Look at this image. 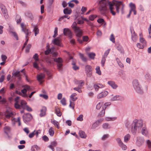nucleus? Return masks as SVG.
<instances>
[{"label": "nucleus", "instance_id": "6ab92c4d", "mask_svg": "<svg viewBox=\"0 0 151 151\" xmlns=\"http://www.w3.org/2000/svg\"><path fill=\"white\" fill-rule=\"evenodd\" d=\"M72 10L71 9H68L67 8L63 10V13L65 15L70 14Z\"/></svg>", "mask_w": 151, "mask_h": 151}, {"label": "nucleus", "instance_id": "473e14b6", "mask_svg": "<svg viewBox=\"0 0 151 151\" xmlns=\"http://www.w3.org/2000/svg\"><path fill=\"white\" fill-rule=\"evenodd\" d=\"M33 31L35 32V36H36L39 33V29L37 27L33 28Z\"/></svg>", "mask_w": 151, "mask_h": 151}, {"label": "nucleus", "instance_id": "49530a36", "mask_svg": "<svg viewBox=\"0 0 151 151\" xmlns=\"http://www.w3.org/2000/svg\"><path fill=\"white\" fill-rule=\"evenodd\" d=\"M111 103L110 102L106 103L104 104V106H103L102 107V109H106V107L111 105Z\"/></svg>", "mask_w": 151, "mask_h": 151}, {"label": "nucleus", "instance_id": "4be33fe9", "mask_svg": "<svg viewBox=\"0 0 151 151\" xmlns=\"http://www.w3.org/2000/svg\"><path fill=\"white\" fill-rule=\"evenodd\" d=\"M79 55L83 61L84 62H86L87 61V59L84 56L83 54L80 53Z\"/></svg>", "mask_w": 151, "mask_h": 151}, {"label": "nucleus", "instance_id": "8fccbe9b", "mask_svg": "<svg viewBox=\"0 0 151 151\" xmlns=\"http://www.w3.org/2000/svg\"><path fill=\"white\" fill-rule=\"evenodd\" d=\"M35 130L32 132L30 133L29 135V137L30 138H32L35 135Z\"/></svg>", "mask_w": 151, "mask_h": 151}, {"label": "nucleus", "instance_id": "58836bf2", "mask_svg": "<svg viewBox=\"0 0 151 151\" xmlns=\"http://www.w3.org/2000/svg\"><path fill=\"white\" fill-rule=\"evenodd\" d=\"M58 28L57 27H55L54 31V34L53 36V37L54 38H55L58 35Z\"/></svg>", "mask_w": 151, "mask_h": 151}, {"label": "nucleus", "instance_id": "37998d69", "mask_svg": "<svg viewBox=\"0 0 151 151\" xmlns=\"http://www.w3.org/2000/svg\"><path fill=\"white\" fill-rule=\"evenodd\" d=\"M106 61V58L102 57L101 60V66L103 67L104 66V63Z\"/></svg>", "mask_w": 151, "mask_h": 151}, {"label": "nucleus", "instance_id": "603ef678", "mask_svg": "<svg viewBox=\"0 0 151 151\" xmlns=\"http://www.w3.org/2000/svg\"><path fill=\"white\" fill-rule=\"evenodd\" d=\"M83 116L82 115H80L77 118V120L78 121H82L83 120Z\"/></svg>", "mask_w": 151, "mask_h": 151}, {"label": "nucleus", "instance_id": "a19ab883", "mask_svg": "<svg viewBox=\"0 0 151 151\" xmlns=\"http://www.w3.org/2000/svg\"><path fill=\"white\" fill-rule=\"evenodd\" d=\"M99 123V122H96L95 123H94L92 125V129H95L96 127H97L98 125V124Z\"/></svg>", "mask_w": 151, "mask_h": 151}, {"label": "nucleus", "instance_id": "c9c22d12", "mask_svg": "<svg viewBox=\"0 0 151 151\" xmlns=\"http://www.w3.org/2000/svg\"><path fill=\"white\" fill-rule=\"evenodd\" d=\"M97 17L96 15H90L89 17V19L90 20L93 21L94 20V19Z\"/></svg>", "mask_w": 151, "mask_h": 151}, {"label": "nucleus", "instance_id": "774afa93", "mask_svg": "<svg viewBox=\"0 0 151 151\" xmlns=\"http://www.w3.org/2000/svg\"><path fill=\"white\" fill-rule=\"evenodd\" d=\"M88 39V37L87 36H83V41L87 42Z\"/></svg>", "mask_w": 151, "mask_h": 151}, {"label": "nucleus", "instance_id": "bb28decb", "mask_svg": "<svg viewBox=\"0 0 151 151\" xmlns=\"http://www.w3.org/2000/svg\"><path fill=\"white\" fill-rule=\"evenodd\" d=\"M105 109H103L102 111H101L99 113L98 115V116L99 117H101L104 116L105 114Z\"/></svg>", "mask_w": 151, "mask_h": 151}, {"label": "nucleus", "instance_id": "a878e982", "mask_svg": "<svg viewBox=\"0 0 151 151\" xmlns=\"http://www.w3.org/2000/svg\"><path fill=\"white\" fill-rule=\"evenodd\" d=\"M55 112L57 115L58 116H60L62 115L60 111V110L57 107H55Z\"/></svg>", "mask_w": 151, "mask_h": 151}, {"label": "nucleus", "instance_id": "680f3d73", "mask_svg": "<svg viewBox=\"0 0 151 151\" xmlns=\"http://www.w3.org/2000/svg\"><path fill=\"white\" fill-rule=\"evenodd\" d=\"M99 23H102L103 22H104V20L102 18H99L97 20V21Z\"/></svg>", "mask_w": 151, "mask_h": 151}, {"label": "nucleus", "instance_id": "1a4fd4ad", "mask_svg": "<svg viewBox=\"0 0 151 151\" xmlns=\"http://www.w3.org/2000/svg\"><path fill=\"white\" fill-rule=\"evenodd\" d=\"M52 43L54 45L59 47H62L63 45L61 44V39L59 37L55 38L52 41Z\"/></svg>", "mask_w": 151, "mask_h": 151}, {"label": "nucleus", "instance_id": "393cba45", "mask_svg": "<svg viewBox=\"0 0 151 151\" xmlns=\"http://www.w3.org/2000/svg\"><path fill=\"white\" fill-rule=\"evenodd\" d=\"M45 74L41 73L37 77V79L38 81L41 80L45 78Z\"/></svg>", "mask_w": 151, "mask_h": 151}, {"label": "nucleus", "instance_id": "5701e85b", "mask_svg": "<svg viewBox=\"0 0 151 151\" xmlns=\"http://www.w3.org/2000/svg\"><path fill=\"white\" fill-rule=\"evenodd\" d=\"M137 38V35L135 33L134 31L133 33L132 34V39L134 42H136Z\"/></svg>", "mask_w": 151, "mask_h": 151}, {"label": "nucleus", "instance_id": "c03bdc74", "mask_svg": "<svg viewBox=\"0 0 151 151\" xmlns=\"http://www.w3.org/2000/svg\"><path fill=\"white\" fill-rule=\"evenodd\" d=\"M14 106L17 109H19L21 107V106L19 104V102L15 103L14 104Z\"/></svg>", "mask_w": 151, "mask_h": 151}, {"label": "nucleus", "instance_id": "9b49d317", "mask_svg": "<svg viewBox=\"0 0 151 151\" xmlns=\"http://www.w3.org/2000/svg\"><path fill=\"white\" fill-rule=\"evenodd\" d=\"M21 27L22 28V31L24 32L26 34L25 37L26 38H27L28 36L29 35V32L28 30L26 28H24V24L23 23H22L21 24Z\"/></svg>", "mask_w": 151, "mask_h": 151}, {"label": "nucleus", "instance_id": "3c124183", "mask_svg": "<svg viewBox=\"0 0 151 151\" xmlns=\"http://www.w3.org/2000/svg\"><path fill=\"white\" fill-rule=\"evenodd\" d=\"M140 42L143 44H146V42L145 41V39L143 37H140L139 39Z\"/></svg>", "mask_w": 151, "mask_h": 151}, {"label": "nucleus", "instance_id": "c85d7f7f", "mask_svg": "<svg viewBox=\"0 0 151 151\" xmlns=\"http://www.w3.org/2000/svg\"><path fill=\"white\" fill-rule=\"evenodd\" d=\"M115 1L117 2V3L115 4L116 8L120 9V6L122 2L121 1Z\"/></svg>", "mask_w": 151, "mask_h": 151}, {"label": "nucleus", "instance_id": "dca6fc26", "mask_svg": "<svg viewBox=\"0 0 151 151\" xmlns=\"http://www.w3.org/2000/svg\"><path fill=\"white\" fill-rule=\"evenodd\" d=\"M109 85L113 89H116L117 87V86L115 82L112 81H109L108 82Z\"/></svg>", "mask_w": 151, "mask_h": 151}, {"label": "nucleus", "instance_id": "6e6552de", "mask_svg": "<svg viewBox=\"0 0 151 151\" xmlns=\"http://www.w3.org/2000/svg\"><path fill=\"white\" fill-rule=\"evenodd\" d=\"M85 71L87 77H90L91 76L92 69L91 65H86L85 68Z\"/></svg>", "mask_w": 151, "mask_h": 151}, {"label": "nucleus", "instance_id": "ddd939ff", "mask_svg": "<svg viewBox=\"0 0 151 151\" xmlns=\"http://www.w3.org/2000/svg\"><path fill=\"white\" fill-rule=\"evenodd\" d=\"M108 92L106 91H104L99 93L97 96L98 99H100L106 96L108 94Z\"/></svg>", "mask_w": 151, "mask_h": 151}, {"label": "nucleus", "instance_id": "9d476101", "mask_svg": "<svg viewBox=\"0 0 151 151\" xmlns=\"http://www.w3.org/2000/svg\"><path fill=\"white\" fill-rule=\"evenodd\" d=\"M63 32L65 35L68 36L70 39H71L72 38V33L68 28H64L63 29Z\"/></svg>", "mask_w": 151, "mask_h": 151}, {"label": "nucleus", "instance_id": "2eb2a0df", "mask_svg": "<svg viewBox=\"0 0 151 151\" xmlns=\"http://www.w3.org/2000/svg\"><path fill=\"white\" fill-rule=\"evenodd\" d=\"M12 77H17L19 79L21 78V76L19 73V72L18 70L14 72L13 71L12 73Z\"/></svg>", "mask_w": 151, "mask_h": 151}, {"label": "nucleus", "instance_id": "6e6d98bb", "mask_svg": "<svg viewBox=\"0 0 151 151\" xmlns=\"http://www.w3.org/2000/svg\"><path fill=\"white\" fill-rule=\"evenodd\" d=\"M16 18H18L19 19H16L17 20V23H19L21 21V19L20 16L19 15H17L16 17Z\"/></svg>", "mask_w": 151, "mask_h": 151}, {"label": "nucleus", "instance_id": "864d4df0", "mask_svg": "<svg viewBox=\"0 0 151 151\" xmlns=\"http://www.w3.org/2000/svg\"><path fill=\"white\" fill-rule=\"evenodd\" d=\"M102 104L100 102L96 106V109L98 110H99L101 108V106H102Z\"/></svg>", "mask_w": 151, "mask_h": 151}, {"label": "nucleus", "instance_id": "412c9836", "mask_svg": "<svg viewBox=\"0 0 151 151\" xmlns=\"http://www.w3.org/2000/svg\"><path fill=\"white\" fill-rule=\"evenodd\" d=\"M27 103L25 101L23 100H22L20 102V106L23 109H25L26 108Z\"/></svg>", "mask_w": 151, "mask_h": 151}, {"label": "nucleus", "instance_id": "f257e3e1", "mask_svg": "<svg viewBox=\"0 0 151 151\" xmlns=\"http://www.w3.org/2000/svg\"><path fill=\"white\" fill-rule=\"evenodd\" d=\"M99 4H100L99 9L101 14L104 15H106L108 11L107 6H109L110 13L113 16L115 15L116 13L113 10L114 9L113 6L115 4L114 2L110 1L108 0H100Z\"/></svg>", "mask_w": 151, "mask_h": 151}, {"label": "nucleus", "instance_id": "39448f33", "mask_svg": "<svg viewBox=\"0 0 151 151\" xmlns=\"http://www.w3.org/2000/svg\"><path fill=\"white\" fill-rule=\"evenodd\" d=\"M53 60L54 62L57 63V68L59 71L61 72L62 71L63 66L62 63L63 61L62 58H54Z\"/></svg>", "mask_w": 151, "mask_h": 151}, {"label": "nucleus", "instance_id": "0eeeda50", "mask_svg": "<svg viewBox=\"0 0 151 151\" xmlns=\"http://www.w3.org/2000/svg\"><path fill=\"white\" fill-rule=\"evenodd\" d=\"M32 115L30 113H27L24 115L23 116V119L24 122L26 123L29 122L32 119Z\"/></svg>", "mask_w": 151, "mask_h": 151}, {"label": "nucleus", "instance_id": "338daca9", "mask_svg": "<svg viewBox=\"0 0 151 151\" xmlns=\"http://www.w3.org/2000/svg\"><path fill=\"white\" fill-rule=\"evenodd\" d=\"M12 33L16 40H18L19 38L17 34L15 32H12Z\"/></svg>", "mask_w": 151, "mask_h": 151}, {"label": "nucleus", "instance_id": "72a5a7b5", "mask_svg": "<svg viewBox=\"0 0 151 151\" xmlns=\"http://www.w3.org/2000/svg\"><path fill=\"white\" fill-rule=\"evenodd\" d=\"M96 73L98 75H101V71L100 70V67L99 66H97L96 68Z\"/></svg>", "mask_w": 151, "mask_h": 151}, {"label": "nucleus", "instance_id": "5fc2aeb1", "mask_svg": "<svg viewBox=\"0 0 151 151\" xmlns=\"http://www.w3.org/2000/svg\"><path fill=\"white\" fill-rule=\"evenodd\" d=\"M119 96V95H116L114 96V97L111 98V101L118 100V98Z\"/></svg>", "mask_w": 151, "mask_h": 151}, {"label": "nucleus", "instance_id": "4468645a", "mask_svg": "<svg viewBox=\"0 0 151 151\" xmlns=\"http://www.w3.org/2000/svg\"><path fill=\"white\" fill-rule=\"evenodd\" d=\"M46 110L47 108L45 106H43L42 107V109L40 110L41 113L40 114L41 117L45 115Z\"/></svg>", "mask_w": 151, "mask_h": 151}, {"label": "nucleus", "instance_id": "052dcab7", "mask_svg": "<svg viewBox=\"0 0 151 151\" xmlns=\"http://www.w3.org/2000/svg\"><path fill=\"white\" fill-rule=\"evenodd\" d=\"M42 139L45 142L48 141L49 140V138L46 135H44L42 136Z\"/></svg>", "mask_w": 151, "mask_h": 151}, {"label": "nucleus", "instance_id": "13d9d810", "mask_svg": "<svg viewBox=\"0 0 151 151\" xmlns=\"http://www.w3.org/2000/svg\"><path fill=\"white\" fill-rule=\"evenodd\" d=\"M70 104L69 105V107L72 108V109H74V102L72 103L71 101L70 100Z\"/></svg>", "mask_w": 151, "mask_h": 151}, {"label": "nucleus", "instance_id": "f3484780", "mask_svg": "<svg viewBox=\"0 0 151 151\" xmlns=\"http://www.w3.org/2000/svg\"><path fill=\"white\" fill-rule=\"evenodd\" d=\"M116 49L120 52L123 54H124V50L123 47L120 45H119L116 47Z\"/></svg>", "mask_w": 151, "mask_h": 151}, {"label": "nucleus", "instance_id": "7c9ffc66", "mask_svg": "<svg viewBox=\"0 0 151 151\" xmlns=\"http://www.w3.org/2000/svg\"><path fill=\"white\" fill-rule=\"evenodd\" d=\"M51 123H52L55 126H56L58 128H59V123L58 122L54 120L53 121H51Z\"/></svg>", "mask_w": 151, "mask_h": 151}, {"label": "nucleus", "instance_id": "a18cd8bd", "mask_svg": "<svg viewBox=\"0 0 151 151\" xmlns=\"http://www.w3.org/2000/svg\"><path fill=\"white\" fill-rule=\"evenodd\" d=\"M145 78L147 81L149 80L150 79V74L148 73H147L145 76Z\"/></svg>", "mask_w": 151, "mask_h": 151}, {"label": "nucleus", "instance_id": "a211bd4d", "mask_svg": "<svg viewBox=\"0 0 151 151\" xmlns=\"http://www.w3.org/2000/svg\"><path fill=\"white\" fill-rule=\"evenodd\" d=\"M79 134L81 138H85L86 137V135L85 133L82 131H80L79 132Z\"/></svg>", "mask_w": 151, "mask_h": 151}, {"label": "nucleus", "instance_id": "4c0bfd02", "mask_svg": "<svg viewBox=\"0 0 151 151\" xmlns=\"http://www.w3.org/2000/svg\"><path fill=\"white\" fill-rule=\"evenodd\" d=\"M93 87L96 91H97L99 88H100L99 86V83H97L93 85Z\"/></svg>", "mask_w": 151, "mask_h": 151}, {"label": "nucleus", "instance_id": "0e129e2a", "mask_svg": "<svg viewBox=\"0 0 151 151\" xmlns=\"http://www.w3.org/2000/svg\"><path fill=\"white\" fill-rule=\"evenodd\" d=\"M146 142L148 145V147L149 148H151V141L149 140H147Z\"/></svg>", "mask_w": 151, "mask_h": 151}, {"label": "nucleus", "instance_id": "4d7b16f0", "mask_svg": "<svg viewBox=\"0 0 151 151\" xmlns=\"http://www.w3.org/2000/svg\"><path fill=\"white\" fill-rule=\"evenodd\" d=\"M40 96L43 97V98L45 99H48V96L47 95L43 94H40Z\"/></svg>", "mask_w": 151, "mask_h": 151}, {"label": "nucleus", "instance_id": "2f4dec72", "mask_svg": "<svg viewBox=\"0 0 151 151\" xmlns=\"http://www.w3.org/2000/svg\"><path fill=\"white\" fill-rule=\"evenodd\" d=\"M102 127L104 129H109L110 128L109 124L107 123H105L103 124Z\"/></svg>", "mask_w": 151, "mask_h": 151}, {"label": "nucleus", "instance_id": "f8f14e48", "mask_svg": "<svg viewBox=\"0 0 151 151\" xmlns=\"http://www.w3.org/2000/svg\"><path fill=\"white\" fill-rule=\"evenodd\" d=\"M14 116V114L13 112L7 110L5 114V116L7 119H9L10 117H12Z\"/></svg>", "mask_w": 151, "mask_h": 151}, {"label": "nucleus", "instance_id": "b1692460", "mask_svg": "<svg viewBox=\"0 0 151 151\" xmlns=\"http://www.w3.org/2000/svg\"><path fill=\"white\" fill-rule=\"evenodd\" d=\"M141 133L142 134L145 136L147 135V131L146 129V127H144L142 128V131Z\"/></svg>", "mask_w": 151, "mask_h": 151}, {"label": "nucleus", "instance_id": "423d86ee", "mask_svg": "<svg viewBox=\"0 0 151 151\" xmlns=\"http://www.w3.org/2000/svg\"><path fill=\"white\" fill-rule=\"evenodd\" d=\"M0 9L5 18V19H8L9 17V15L7 9L4 5L1 3H0Z\"/></svg>", "mask_w": 151, "mask_h": 151}, {"label": "nucleus", "instance_id": "09e8293b", "mask_svg": "<svg viewBox=\"0 0 151 151\" xmlns=\"http://www.w3.org/2000/svg\"><path fill=\"white\" fill-rule=\"evenodd\" d=\"M116 118L115 117H107L106 118V121H114L116 119Z\"/></svg>", "mask_w": 151, "mask_h": 151}, {"label": "nucleus", "instance_id": "69168bd1", "mask_svg": "<svg viewBox=\"0 0 151 151\" xmlns=\"http://www.w3.org/2000/svg\"><path fill=\"white\" fill-rule=\"evenodd\" d=\"M143 142L142 141H138L137 142V145L138 147H140L142 145Z\"/></svg>", "mask_w": 151, "mask_h": 151}, {"label": "nucleus", "instance_id": "bf43d9fd", "mask_svg": "<svg viewBox=\"0 0 151 151\" xmlns=\"http://www.w3.org/2000/svg\"><path fill=\"white\" fill-rule=\"evenodd\" d=\"M110 40L113 43L115 42V38L113 34H111L110 38Z\"/></svg>", "mask_w": 151, "mask_h": 151}, {"label": "nucleus", "instance_id": "e433bc0d", "mask_svg": "<svg viewBox=\"0 0 151 151\" xmlns=\"http://www.w3.org/2000/svg\"><path fill=\"white\" fill-rule=\"evenodd\" d=\"M60 102L63 105L65 106L66 105L65 98L64 97L60 101Z\"/></svg>", "mask_w": 151, "mask_h": 151}, {"label": "nucleus", "instance_id": "79ce46f5", "mask_svg": "<svg viewBox=\"0 0 151 151\" xmlns=\"http://www.w3.org/2000/svg\"><path fill=\"white\" fill-rule=\"evenodd\" d=\"M116 140L119 144V145L120 146L121 145H122L123 143L121 139L119 138H117L116 139Z\"/></svg>", "mask_w": 151, "mask_h": 151}, {"label": "nucleus", "instance_id": "ea45409f", "mask_svg": "<svg viewBox=\"0 0 151 151\" xmlns=\"http://www.w3.org/2000/svg\"><path fill=\"white\" fill-rule=\"evenodd\" d=\"M33 58L36 61L39 60L38 55L37 53H35L33 56Z\"/></svg>", "mask_w": 151, "mask_h": 151}, {"label": "nucleus", "instance_id": "20e7f679", "mask_svg": "<svg viewBox=\"0 0 151 151\" xmlns=\"http://www.w3.org/2000/svg\"><path fill=\"white\" fill-rule=\"evenodd\" d=\"M133 85L136 91L138 93L142 94L143 93V90L141 85L139 83L138 81L136 79L133 81Z\"/></svg>", "mask_w": 151, "mask_h": 151}, {"label": "nucleus", "instance_id": "7ed1b4c3", "mask_svg": "<svg viewBox=\"0 0 151 151\" xmlns=\"http://www.w3.org/2000/svg\"><path fill=\"white\" fill-rule=\"evenodd\" d=\"M72 27L75 32L76 37H77V41L80 43H83V41L80 38V37L83 35L82 31L79 27L77 26V24L76 22H73Z\"/></svg>", "mask_w": 151, "mask_h": 151}, {"label": "nucleus", "instance_id": "de8ad7c7", "mask_svg": "<svg viewBox=\"0 0 151 151\" xmlns=\"http://www.w3.org/2000/svg\"><path fill=\"white\" fill-rule=\"evenodd\" d=\"M31 47V45L30 44H28L27 47L26 49V52H29V50Z\"/></svg>", "mask_w": 151, "mask_h": 151}, {"label": "nucleus", "instance_id": "cd10ccee", "mask_svg": "<svg viewBox=\"0 0 151 151\" xmlns=\"http://www.w3.org/2000/svg\"><path fill=\"white\" fill-rule=\"evenodd\" d=\"M130 136L129 134H127L125 135L124 137V141L125 142H127L130 139Z\"/></svg>", "mask_w": 151, "mask_h": 151}, {"label": "nucleus", "instance_id": "f704fd0d", "mask_svg": "<svg viewBox=\"0 0 151 151\" xmlns=\"http://www.w3.org/2000/svg\"><path fill=\"white\" fill-rule=\"evenodd\" d=\"M110 51V49H108L107 50L105 51L104 55H103L102 57L106 58L108 55L109 54Z\"/></svg>", "mask_w": 151, "mask_h": 151}, {"label": "nucleus", "instance_id": "f03ea898", "mask_svg": "<svg viewBox=\"0 0 151 151\" xmlns=\"http://www.w3.org/2000/svg\"><path fill=\"white\" fill-rule=\"evenodd\" d=\"M143 126L142 121L141 120L135 119L132 122L131 127L132 134H135L137 131L140 130Z\"/></svg>", "mask_w": 151, "mask_h": 151}, {"label": "nucleus", "instance_id": "c756f323", "mask_svg": "<svg viewBox=\"0 0 151 151\" xmlns=\"http://www.w3.org/2000/svg\"><path fill=\"white\" fill-rule=\"evenodd\" d=\"M49 132L50 135L51 136H53L54 134V131L53 128L51 127L49 130Z\"/></svg>", "mask_w": 151, "mask_h": 151}, {"label": "nucleus", "instance_id": "aec40b11", "mask_svg": "<svg viewBox=\"0 0 151 151\" xmlns=\"http://www.w3.org/2000/svg\"><path fill=\"white\" fill-rule=\"evenodd\" d=\"M88 55L90 58L93 60L94 59L95 57L96 56V54L94 52H91L88 53Z\"/></svg>", "mask_w": 151, "mask_h": 151}, {"label": "nucleus", "instance_id": "e2e57ef3", "mask_svg": "<svg viewBox=\"0 0 151 151\" xmlns=\"http://www.w3.org/2000/svg\"><path fill=\"white\" fill-rule=\"evenodd\" d=\"M129 6L131 8L136 9L135 4L132 2H131L129 4Z\"/></svg>", "mask_w": 151, "mask_h": 151}]
</instances>
